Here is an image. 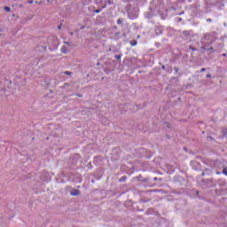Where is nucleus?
I'll use <instances>...</instances> for the list:
<instances>
[{
	"mask_svg": "<svg viewBox=\"0 0 227 227\" xmlns=\"http://www.w3.org/2000/svg\"><path fill=\"white\" fill-rule=\"evenodd\" d=\"M207 22H212V19H207Z\"/></svg>",
	"mask_w": 227,
	"mask_h": 227,
	"instance_id": "25",
	"label": "nucleus"
},
{
	"mask_svg": "<svg viewBox=\"0 0 227 227\" xmlns=\"http://www.w3.org/2000/svg\"><path fill=\"white\" fill-rule=\"evenodd\" d=\"M223 56H224V57H225V56H226V53H223Z\"/></svg>",
	"mask_w": 227,
	"mask_h": 227,
	"instance_id": "38",
	"label": "nucleus"
},
{
	"mask_svg": "<svg viewBox=\"0 0 227 227\" xmlns=\"http://www.w3.org/2000/svg\"><path fill=\"white\" fill-rule=\"evenodd\" d=\"M120 38V32L115 33V40H119Z\"/></svg>",
	"mask_w": 227,
	"mask_h": 227,
	"instance_id": "14",
	"label": "nucleus"
},
{
	"mask_svg": "<svg viewBox=\"0 0 227 227\" xmlns=\"http://www.w3.org/2000/svg\"><path fill=\"white\" fill-rule=\"evenodd\" d=\"M111 51H113L111 48H110V49H108V51H109V52H111Z\"/></svg>",
	"mask_w": 227,
	"mask_h": 227,
	"instance_id": "34",
	"label": "nucleus"
},
{
	"mask_svg": "<svg viewBox=\"0 0 227 227\" xmlns=\"http://www.w3.org/2000/svg\"><path fill=\"white\" fill-rule=\"evenodd\" d=\"M153 182H157V180H159L157 177H153Z\"/></svg>",
	"mask_w": 227,
	"mask_h": 227,
	"instance_id": "24",
	"label": "nucleus"
},
{
	"mask_svg": "<svg viewBox=\"0 0 227 227\" xmlns=\"http://www.w3.org/2000/svg\"><path fill=\"white\" fill-rule=\"evenodd\" d=\"M174 70H175L176 74H178V70H179L178 67H175Z\"/></svg>",
	"mask_w": 227,
	"mask_h": 227,
	"instance_id": "19",
	"label": "nucleus"
},
{
	"mask_svg": "<svg viewBox=\"0 0 227 227\" xmlns=\"http://www.w3.org/2000/svg\"><path fill=\"white\" fill-rule=\"evenodd\" d=\"M155 34L156 35H162L163 31H164V27H160V26H156L154 28Z\"/></svg>",
	"mask_w": 227,
	"mask_h": 227,
	"instance_id": "4",
	"label": "nucleus"
},
{
	"mask_svg": "<svg viewBox=\"0 0 227 227\" xmlns=\"http://www.w3.org/2000/svg\"><path fill=\"white\" fill-rule=\"evenodd\" d=\"M71 196H79L81 194V191L77 190V189H74L71 192H70Z\"/></svg>",
	"mask_w": 227,
	"mask_h": 227,
	"instance_id": "5",
	"label": "nucleus"
},
{
	"mask_svg": "<svg viewBox=\"0 0 227 227\" xmlns=\"http://www.w3.org/2000/svg\"><path fill=\"white\" fill-rule=\"evenodd\" d=\"M190 49H192V51H196V49L192 48V46H190Z\"/></svg>",
	"mask_w": 227,
	"mask_h": 227,
	"instance_id": "28",
	"label": "nucleus"
},
{
	"mask_svg": "<svg viewBox=\"0 0 227 227\" xmlns=\"http://www.w3.org/2000/svg\"><path fill=\"white\" fill-rule=\"evenodd\" d=\"M106 8H107V4L106 3L102 6V9H106Z\"/></svg>",
	"mask_w": 227,
	"mask_h": 227,
	"instance_id": "20",
	"label": "nucleus"
},
{
	"mask_svg": "<svg viewBox=\"0 0 227 227\" xmlns=\"http://www.w3.org/2000/svg\"><path fill=\"white\" fill-rule=\"evenodd\" d=\"M114 52H116V51H114Z\"/></svg>",
	"mask_w": 227,
	"mask_h": 227,
	"instance_id": "41",
	"label": "nucleus"
},
{
	"mask_svg": "<svg viewBox=\"0 0 227 227\" xmlns=\"http://www.w3.org/2000/svg\"><path fill=\"white\" fill-rule=\"evenodd\" d=\"M221 173H223V175H226V176H227V168H226V167L223 168L222 172L216 171V175H221Z\"/></svg>",
	"mask_w": 227,
	"mask_h": 227,
	"instance_id": "6",
	"label": "nucleus"
},
{
	"mask_svg": "<svg viewBox=\"0 0 227 227\" xmlns=\"http://www.w3.org/2000/svg\"><path fill=\"white\" fill-rule=\"evenodd\" d=\"M69 35H74V32H70Z\"/></svg>",
	"mask_w": 227,
	"mask_h": 227,
	"instance_id": "32",
	"label": "nucleus"
},
{
	"mask_svg": "<svg viewBox=\"0 0 227 227\" xmlns=\"http://www.w3.org/2000/svg\"><path fill=\"white\" fill-rule=\"evenodd\" d=\"M61 53L62 54H67V46H62L61 47Z\"/></svg>",
	"mask_w": 227,
	"mask_h": 227,
	"instance_id": "7",
	"label": "nucleus"
},
{
	"mask_svg": "<svg viewBox=\"0 0 227 227\" xmlns=\"http://www.w3.org/2000/svg\"><path fill=\"white\" fill-rule=\"evenodd\" d=\"M65 86H68V83H65Z\"/></svg>",
	"mask_w": 227,
	"mask_h": 227,
	"instance_id": "39",
	"label": "nucleus"
},
{
	"mask_svg": "<svg viewBox=\"0 0 227 227\" xmlns=\"http://www.w3.org/2000/svg\"><path fill=\"white\" fill-rule=\"evenodd\" d=\"M126 12L129 19H137V16L139 15V7L128 4L126 5Z\"/></svg>",
	"mask_w": 227,
	"mask_h": 227,
	"instance_id": "2",
	"label": "nucleus"
},
{
	"mask_svg": "<svg viewBox=\"0 0 227 227\" xmlns=\"http://www.w3.org/2000/svg\"><path fill=\"white\" fill-rule=\"evenodd\" d=\"M64 43H65L66 45H70V43H68V42H64Z\"/></svg>",
	"mask_w": 227,
	"mask_h": 227,
	"instance_id": "26",
	"label": "nucleus"
},
{
	"mask_svg": "<svg viewBox=\"0 0 227 227\" xmlns=\"http://www.w3.org/2000/svg\"><path fill=\"white\" fill-rule=\"evenodd\" d=\"M215 40H217V33L215 32H212L209 34H206L204 35V37L201 39V49L203 51H214V47H209L210 43H212L213 42H215Z\"/></svg>",
	"mask_w": 227,
	"mask_h": 227,
	"instance_id": "1",
	"label": "nucleus"
},
{
	"mask_svg": "<svg viewBox=\"0 0 227 227\" xmlns=\"http://www.w3.org/2000/svg\"><path fill=\"white\" fill-rule=\"evenodd\" d=\"M4 10L5 12H12V8H10V7H8V6L4 7Z\"/></svg>",
	"mask_w": 227,
	"mask_h": 227,
	"instance_id": "13",
	"label": "nucleus"
},
{
	"mask_svg": "<svg viewBox=\"0 0 227 227\" xmlns=\"http://www.w3.org/2000/svg\"><path fill=\"white\" fill-rule=\"evenodd\" d=\"M148 201H150V200H142V203H148Z\"/></svg>",
	"mask_w": 227,
	"mask_h": 227,
	"instance_id": "23",
	"label": "nucleus"
},
{
	"mask_svg": "<svg viewBox=\"0 0 227 227\" xmlns=\"http://www.w3.org/2000/svg\"><path fill=\"white\" fill-rule=\"evenodd\" d=\"M127 180V176H123L119 179V182H125Z\"/></svg>",
	"mask_w": 227,
	"mask_h": 227,
	"instance_id": "9",
	"label": "nucleus"
},
{
	"mask_svg": "<svg viewBox=\"0 0 227 227\" xmlns=\"http://www.w3.org/2000/svg\"><path fill=\"white\" fill-rule=\"evenodd\" d=\"M162 70H166V66L161 67Z\"/></svg>",
	"mask_w": 227,
	"mask_h": 227,
	"instance_id": "29",
	"label": "nucleus"
},
{
	"mask_svg": "<svg viewBox=\"0 0 227 227\" xmlns=\"http://www.w3.org/2000/svg\"><path fill=\"white\" fill-rule=\"evenodd\" d=\"M207 71V68L203 67L200 69V72H206Z\"/></svg>",
	"mask_w": 227,
	"mask_h": 227,
	"instance_id": "22",
	"label": "nucleus"
},
{
	"mask_svg": "<svg viewBox=\"0 0 227 227\" xmlns=\"http://www.w3.org/2000/svg\"><path fill=\"white\" fill-rule=\"evenodd\" d=\"M114 0H106V4L112 5V4H114Z\"/></svg>",
	"mask_w": 227,
	"mask_h": 227,
	"instance_id": "10",
	"label": "nucleus"
},
{
	"mask_svg": "<svg viewBox=\"0 0 227 227\" xmlns=\"http://www.w3.org/2000/svg\"><path fill=\"white\" fill-rule=\"evenodd\" d=\"M130 45H132V46L137 45V40H132L130 42Z\"/></svg>",
	"mask_w": 227,
	"mask_h": 227,
	"instance_id": "11",
	"label": "nucleus"
},
{
	"mask_svg": "<svg viewBox=\"0 0 227 227\" xmlns=\"http://www.w3.org/2000/svg\"><path fill=\"white\" fill-rule=\"evenodd\" d=\"M94 12H95V13H100V12H102V10L97 9V10H95Z\"/></svg>",
	"mask_w": 227,
	"mask_h": 227,
	"instance_id": "17",
	"label": "nucleus"
},
{
	"mask_svg": "<svg viewBox=\"0 0 227 227\" xmlns=\"http://www.w3.org/2000/svg\"><path fill=\"white\" fill-rule=\"evenodd\" d=\"M174 81H178V78L177 77H173L172 78Z\"/></svg>",
	"mask_w": 227,
	"mask_h": 227,
	"instance_id": "27",
	"label": "nucleus"
},
{
	"mask_svg": "<svg viewBox=\"0 0 227 227\" xmlns=\"http://www.w3.org/2000/svg\"><path fill=\"white\" fill-rule=\"evenodd\" d=\"M202 176H205V172H202Z\"/></svg>",
	"mask_w": 227,
	"mask_h": 227,
	"instance_id": "35",
	"label": "nucleus"
},
{
	"mask_svg": "<svg viewBox=\"0 0 227 227\" xmlns=\"http://www.w3.org/2000/svg\"><path fill=\"white\" fill-rule=\"evenodd\" d=\"M27 3V4H33L34 1L33 0H28Z\"/></svg>",
	"mask_w": 227,
	"mask_h": 227,
	"instance_id": "18",
	"label": "nucleus"
},
{
	"mask_svg": "<svg viewBox=\"0 0 227 227\" xmlns=\"http://www.w3.org/2000/svg\"><path fill=\"white\" fill-rule=\"evenodd\" d=\"M73 159H74V160H79L81 159V155H79V154H74V155L73 156Z\"/></svg>",
	"mask_w": 227,
	"mask_h": 227,
	"instance_id": "8",
	"label": "nucleus"
},
{
	"mask_svg": "<svg viewBox=\"0 0 227 227\" xmlns=\"http://www.w3.org/2000/svg\"><path fill=\"white\" fill-rule=\"evenodd\" d=\"M194 33L192 30H184L180 34V37L185 42H191Z\"/></svg>",
	"mask_w": 227,
	"mask_h": 227,
	"instance_id": "3",
	"label": "nucleus"
},
{
	"mask_svg": "<svg viewBox=\"0 0 227 227\" xmlns=\"http://www.w3.org/2000/svg\"><path fill=\"white\" fill-rule=\"evenodd\" d=\"M58 29H61V24L58 26Z\"/></svg>",
	"mask_w": 227,
	"mask_h": 227,
	"instance_id": "30",
	"label": "nucleus"
},
{
	"mask_svg": "<svg viewBox=\"0 0 227 227\" xmlns=\"http://www.w3.org/2000/svg\"><path fill=\"white\" fill-rule=\"evenodd\" d=\"M0 33H3V29L0 28Z\"/></svg>",
	"mask_w": 227,
	"mask_h": 227,
	"instance_id": "36",
	"label": "nucleus"
},
{
	"mask_svg": "<svg viewBox=\"0 0 227 227\" xmlns=\"http://www.w3.org/2000/svg\"><path fill=\"white\" fill-rule=\"evenodd\" d=\"M206 171H209L208 169H206Z\"/></svg>",
	"mask_w": 227,
	"mask_h": 227,
	"instance_id": "40",
	"label": "nucleus"
},
{
	"mask_svg": "<svg viewBox=\"0 0 227 227\" xmlns=\"http://www.w3.org/2000/svg\"><path fill=\"white\" fill-rule=\"evenodd\" d=\"M206 77H207V79H210V77H212V74H207Z\"/></svg>",
	"mask_w": 227,
	"mask_h": 227,
	"instance_id": "21",
	"label": "nucleus"
},
{
	"mask_svg": "<svg viewBox=\"0 0 227 227\" xmlns=\"http://www.w3.org/2000/svg\"><path fill=\"white\" fill-rule=\"evenodd\" d=\"M220 185H226V183H220Z\"/></svg>",
	"mask_w": 227,
	"mask_h": 227,
	"instance_id": "31",
	"label": "nucleus"
},
{
	"mask_svg": "<svg viewBox=\"0 0 227 227\" xmlns=\"http://www.w3.org/2000/svg\"><path fill=\"white\" fill-rule=\"evenodd\" d=\"M122 22H123V20H121V19H118V20H117V24L120 25V24H121Z\"/></svg>",
	"mask_w": 227,
	"mask_h": 227,
	"instance_id": "16",
	"label": "nucleus"
},
{
	"mask_svg": "<svg viewBox=\"0 0 227 227\" xmlns=\"http://www.w3.org/2000/svg\"><path fill=\"white\" fill-rule=\"evenodd\" d=\"M81 29H84V27H81Z\"/></svg>",
	"mask_w": 227,
	"mask_h": 227,
	"instance_id": "37",
	"label": "nucleus"
},
{
	"mask_svg": "<svg viewBox=\"0 0 227 227\" xmlns=\"http://www.w3.org/2000/svg\"><path fill=\"white\" fill-rule=\"evenodd\" d=\"M65 75H72V72L70 71H66L64 72Z\"/></svg>",
	"mask_w": 227,
	"mask_h": 227,
	"instance_id": "15",
	"label": "nucleus"
},
{
	"mask_svg": "<svg viewBox=\"0 0 227 227\" xmlns=\"http://www.w3.org/2000/svg\"><path fill=\"white\" fill-rule=\"evenodd\" d=\"M121 56H123L122 54H119V55H114L115 59H118L120 61V59H121Z\"/></svg>",
	"mask_w": 227,
	"mask_h": 227,
	"instance_id": "12",
	"label": "nucleus"
},
{
	"mask_svg": "<svg viewBox=\"0 0 227 227\" xmlns=\"http://www.w3.org/2000/svg\"><path fill=\"white\" fill-rule=\"evenodd\" d=\"M144 182H148V179H146V178H145V179H144Z\"/></svg>",
	"mask_w": 227,
	"mask_h": 227,
	"instance_id": "33",
	"label": "nucleus"
}]
</instances>
